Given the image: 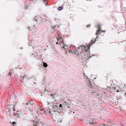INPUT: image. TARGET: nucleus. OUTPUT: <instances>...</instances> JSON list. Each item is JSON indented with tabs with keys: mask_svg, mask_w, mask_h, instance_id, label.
I'll return each mask as SVG.
<instances>
[{
	"mask_svg": "<svg viewBox=\"0 0 126 126\" xmlns=\"http://www.w3.org/2000/svg\"><path fill=\"white\" fill-rule=\"evenodd\" d=\"M26 105L27 106L28 105V106H27L26 107V108L29 110L31 111L32 110H31V108H32L33 105L31 104V101L28 102L26 103Z\"/></svg>",
	"mask_w": 126,
	"mask_h": 126,
	"instance_id": "nucleus-1",
	"label": "nucleus"
},
{
	"mask_svg": "<svg viewBox=\"0 0 126 126\" xmlns=\"http://www.w3.org/2000/svg\"><path fill=\"white\" fill-rule=\"evenodd\" d=\"M68 51L69 52V53L71 55H72L73 54H76V55H77V56H78V54H79V53H78V54H77V51H73V50H72L71 49L70 50H69Z\"/></svg>",
	"mask_w": 126,
	"mask_h": 126,
	"instance_id": "nucleus-2",
	"label": "nucleus"
},
{
	"mask_svg": "<svg viewBox=\"0 0 126 126\" xmlns=\"http://www.w3.org/2000/svg\"><path fill=\"white\" fill-rule=\"evenodd\" d=\"M118 87L117 86V87H113L112 88V90H113L114 92H119V91L118 90Z\"/></svg>",
	"mask_w": 126,
	"mask_h": 126,
	"instance_id": "nucleus-3",
	"label": "nucleus"
},
{
	"mask_svg": "<svg viewBox=\"0 0 126 126\" xmlns=\"http://www.w3.org/2000/svg\"><path fill=\"white\" fill-rule=\"evenodd\" d=\"M63 38L62 37H59V39L58 38L57 40H58V41H59V40H62V41L63 42L62 43H60V42H59V44H60V45H61V44H62L63 45L64 44V43L63 42Z\"/></svg>",
	"mask_w": 126,
	"mask_h": 126,
	"instance_id": "nucleus-4",
	"label": "nucleus"
},
{
	"mask_svg": "<svg viewBox=\"0 0 126 126\" xmlns=\"http://www.w3.org/2000/svg\"><path fill=\"white\" fill-rule=\"evenodd\" d=\"M101 31V30H99V31H98V30L95 33L96 35H97V36L96 37V38H98L97 35L100 33Z\"/></svg>",
	"mask_w": 126,
	"mask_h": 126,
	"instance_id": "nucleus-5",
	"label": "nucleus"
},
{
	"mask_svg": "<svg viewBox=\"0 0 126 126\" xmlns=\"http://www.w3.org/2000/svg\"><path fill=\"white\" fill-rule=\"evenodd\" d=\"M14 116H16L17 117H20V114L18 113H15L13 114Z\"/></svg>",
	"mask_w": 126,
	"mask_h": 126,
	"instance_id": "nucleus-6",
	"label": "nucleus"
},
{
	"mask_svg": "<svg viewBox=\"0 0 126 126\" xmlns=\"http://www.w3.org/2000/svg\"><path fill=\"white\" fill-rule=\"evenodd\" d=\"M10 106L9 105L8 106L7 109H6V111L7 112H10V110H10V108H9Z\"/></svg>",
	"mask_w": 126,
	"mask_h": 126,
	"instance_id": "nucleus-7",
	"label": "nucleus"
},
{
	"mask_svg": "<svg viewBox=\"0 0 126 126\" xmlns=\"http://www.w3.org/2000/svg\"><path fill=\"white\" fill-rule=\"evenodd\" d=\"M12 109H11V110H10V112H8L7 113V114L9 115L10 117L11 116V115H12V113L11 112V110H12Z\"/></svg>",
	"mask_w": 126,
	"mask_h": 126,
	"instance_id": "nucleus-8",
	"label": "nucleus"
},
{
	"mask_svg": "<svg viewBox=\"0 0 126 126\" xmlns=\"http://www.w3.org/2000/svg\"><path fill=\"white\" fill-rule=\"evenodd\" d=\"M63 6H62L61 7H59L58 8V9L59 10L61 11V10H63Z\"/></svg>",
	"mask_w": 126,
	"mask_h": 126,
	"instance_id": "nucleus-9",
	"label": "nucleus"
},
{
	"mask_svg": "<svg viewBox=\"0 0 126 126\" xmlns=\"http://www.w3.org/2000/svg\"><path fill=\"white\" fill-rule=\"evenodd\" d=\"M97 28H98V32L99 30H101V26L100 25H99L97 26Z\"/></svg>",
	"mask_w": 126,
	"mask_h": 126,
	"instance_id": "nucleus-10",
	"label": "nucleus"
},
{
	"mask_svg": "<svg viewBox=\"0 0 126 126\" xmlns=\"http://www.w3.org/2000/svg\"><path fill=\"white\" fill-rule=\"evenodd\" d=\"M89 123V124H92V126H94V125L95 123V122L94 123L93 122H90Z\"/></svg>",
	"mask_w": 126,
	"mask_h": 126,
	"instance_id": "nucleus-11",
	"label": "nucleus"
},
{
	"mask_svg": "<svg viewBox=\"0 0 126 126\" xmlns=\"http://www.w3.org/2000/svg\"><path fill=\"white\" fill-rule=\"evenodd\" d=\"M43 66L44 67H47V65L46 63H43Z\"/></svg>",
	"mask_w": 126,
	"mask_h": 126,
	"instance_id": "nucleus-12",
	"label": "nucleus"
},
{
	"mask_svg": "<svg viewBox=\"0 0 126 126\" xmlns=\"http://www.w3.org/2000/svg\"><path fill=\"white\" fill-rule=\"evenodd\" d=\"M59 108L60 109H63V106L62 104H60V105Z\"/></svg>",
	"mask_w": 126,
	"mask_h": 126,
	"instance_id": "nucleus-13",
	"label": "nucleus"
},
{
	"mask_svg": "<svg viewBox=\"0 0 126 126\" xmlns=\"http://www.w3.org/2000/svg\"><path fill=\"white\" fill-rule=\"evenodd\" d=\"M38 124V123H37V122H36L33 124V126H37Z\"/></svg>",
	"mask_w": 126,
	"mask_h": 126,
	"instance_id": "nucleus-14",
	"label": "nucleus"
},
{
	"mask_svg": "<svg viewBox=\"0 0 126 126\" xmlns=\"http://www.w3.org/2000/svg\"><path fill=\"white\" fill-rule=\"evenodd\" d=\"M11 70H10V71L9 72V74H8V76H11Z\"/></svg>",
	"mask_w": 126,
	"mask_h": 126,
	"instance_id": "nucleus-15",
	"label": "nucleus"
},
{
	"mask_svg": "<svg viewBox=\"0 0 126 126\" xmlns=\"http://www.w3.org/2000/svg\"><path fill=\"white\" fill-rule=\"evenodd\" d=\"M89 84L90 85H92V84L93 83L92 82H91L90 81H89Z\"/></svg>",
	"mask_w": 126,
	"mask_h": 126,
	"instance_id": "nucleus-16",
	"label": "nucleus"
},
{
	"mask_svg": "<svg viewBox=\"0 0 126 126\" xmlns=\"http://www.w3.org/2000/svg\"><path fill=\"white\" fill-rule=\"evenodd\" d=\"M80 47H84V49H85V47H84V45H82V46H80Z\"/></svg>",
	"mask_w": 126,
	"mask_h": 126,
	"instance_id": "nucleus-17",
	"label": "nucleus"
},
{
	"mask_svg": "<svg viewBox=\"0 0 126 126\" xmlns=\"http://www.w3.org/2000/svg\"><path fill=\"white\" fill-rule=\"evenodd\" d=\"M16 123L15 122H13L12 124L14 125H15L16 124Z\"/></svg>",
	"mask_w": 126,
	"mask_h": 126,
	"instance_id": "nucleus-18",
	"label": "nucleus"
},
{
	"mask_svg": "<svg viewBox=\"0 0 126 126\" xmlns=\"http://www.w3.org/2000/svg\"><path fill=\"white\" fill-rule=\"evenodd\" d=\"M103 125V126H109V125H106L105 124Z\"/></svg>",
	"mask_w": 126,
	"mask_h": 126,
	"instance_id": "nucleus-19",
	"label": "nucleus"
},
{
	"mask_svg": "<svg viewBox=\"0 0 126 126\" xmlns=\"http://www.w3.org/2000/svg\"><path fill=\"white\" fill-rule=\"evenodd\" d=\"M90 26V24H89V25H87V27H89Z\"/></svg>",
	"mask_w": 126,
	"mask_h": 126,
	"instance_id": "nucleus-20",
	"label": "nucleus"
},
{
	"mask_svg": "<svg viewBox=\"0 0 126 126\" xmlns=\"http://www.w3.org/2000/svg\"><path fill=\"white\" fill-rule=\"evenodd\" d=\"M105 32V31H102V30H101V32Z\"/></svg>",
	"mask_w": 126,
	"mask_h": 126,
	"instance_id": "nucleus-21",
	"label": "nucleus"
},
{
	"mask_svg": "<svg viewBox=\"0 0 126 126\" xmlns=\"http://www.w3.org/2000/svg\"><path fill=\"white\" fill-rule=\"evenodd\" d=\"M64 46H65V45H64ZM65 46H63V48L64 49H65Z\"/></svg>",
	"mask_w": 126,
	"mask_h": 126,
	"instance_id": "nucleus-22",
	"label": "nucleus"
},
{
	"mask_svg": "<svg viewBox=\"0 0 126 126\" xmlns=\"http://www.w3.org/2000/svg\"><path fill=\"white\" fill-rule=\"evenodd\" d=\"M83 75H84V76H85L86 77V76L85 75V73H83Z\"/></svg>",
	"mask_w": 126,
	"mask_h": 126,
	"instance_id": "nucleus-23",
	"label": "nucleus"
},
{
	"mask_svg": "<svg viewBox=\"0 0 126 126\" xmlns=\"http://www.w3.org/2000/svg\"><path fill=\"white\" fill-rule=\"evenodd\" d=\"M125 96H126V93H125Z\"/></svg>",
	"mask_w": 126,
	"mask_h": 126,
	"instance_id": "nucleus-24",
	"label": "nucleus"
},
{
	"mask_svg": "<svg viewBox=\"0 0 126 126\" xmlns=\"http://www.w3.org/2000/svg\"><path fill=\"white\" fill-rule=\"evenodd\" d=\"M90 87L92 88H93V87L92 86H90Z\"/></svg>",
	"mask_w": 126,
	"mask_h": 126,
	"instance_id": "nucleus-25",
	"label": "nucleus"
},
{
	"mask_svg": "<svg viewBox=\"0 0 126 126\" xmlns=\"http://www.w3.org/2000/svg\"><path fill=\"white\" fill-rule=\"evenodd\" d=\"M13 109H14V107H13ZM14 111H15V109H14Z\"/></svg>",
	"mask_w": 126,
	"mask_h": 126,
	"instance_id": "nucleus-26",
	"label": "nucleus"
},
{
	"mask_svg": "<svg viewBox=\"0 0 126 126\" xmlns=\"http://www.w3.org/2000/svg\"><path fill=\"white\" fill-rule=\"evenodd\" d=\"M56 43L57 44H58V42H57Z\"/></svg>",
	"mask_w": 126,
	"mask_h": 126,
	"instance_id": "nucleus-27",
	"label": "nucleus"
},
{
	"mask_svg": "<svg viewBox=\"0 0 126 126\" xmlns=\"http://www.w3.org/2000/svg\"><path fill=\"white\" fill-rule=\"evenodd\" d=\"M28 29H29V31H30V28H28Z\"/></svg>",
	"mask_w": 126,
	"mask_h": 126,
	"instance_id": "nucleus-28",
	"label": "nucleus"
},
{
	"mask_svg": "<svg viewBox=\"0 0 126 126\" xmlns=\"http://www.w3.org/2000/svg\"><path fill=\"white\" fill-rule=\"evenodd\" d=\"M80 47H79L78 48H79Z\"/></svg>",
	"mask_w": 126,
	"mask_h": 126,
	"instance_id": "nucleus-29",
	"label": "nucleus"
},
{
	"mask_svg": "<svg viewBox=\"0 0 126 126\" xmlns=\"http://www.w3.org/2000/svg\"><path fill=\"white\" fill-rule=\"evenodd\" d=\"M1 89V88L0 87V89Z\"/></svg>",
	"mask_w": 126,
	"mask_h": 126,
	"instance_id": "nucleus-30",
	"label": "nucleus"
},
{
	"mask_svg": "<svg viewBox=\"0 0 126 126\" xmlns=\"http://www.w3.org/2000/svg\"><path fill=\"white\" fill-rule=\"evenodd\" d=\"M16 126V125H14V126Z\"/></svg>",
	"mask_w": 126,
	"mask_h": 126,
	"instance_id": "nucleus-31",
	"label": "nucleus"
}]
</instances>
